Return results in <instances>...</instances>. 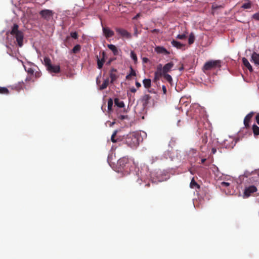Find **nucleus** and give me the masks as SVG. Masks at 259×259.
<instances>
[{"label": "nucleus", "instance_id": "obj_14", "mask_svg": "<svg viewBox=\"0 0 259 259\" xmlns=\"http://www.w3.org/2000/svg\"><path fill=\"white\" fill-rule=\"evenodd\" d=\"M254 113L251 112L248 113L244 119V124L246 128H248L249 127V122L252 118Z\"/></svg>", "mask_w": 259, "mask_h": 259}, {"label": "nucleus", "instance_id": "obj_53", "mask_svg": "<svg viewBox=\"0 0 259 259\" xmlns=\"http://www.w3.org/2000/svg\"><path fill=\"white\" fill-rule=\"evenodd\" d=\"M216 152H217V149H216L215 148H213L212 149V150H211V152H212V154H214V153H216Z\"/></svg>", "mask_w": 259, "mask_h": 259}, {"label": "nucleus", "instance_id": "obj_29", "mask_svg": "<svg viewBox=\"0 0 259 259\" xmlns=\"http://www.w3.org/2000/svg\"><path fill=\"white\" fill-rule=\"evenodd\" d=\"M81 50V46L80 45H75L71 50V53L73 54H77Z\"/></svg>", "mask_w": 259, "mask_h": 259}, {"label": "nucleus", "instance_id": "obj_48", "mask_svg": "<svg viewBox=\"0 0 259 259\" xmlns=\"http://www.w3.org/2000/svg\"><path fill=\"white\" fill-rule=\"evenodd\" d=\"M255 119L257 123L259 124V114H257L255 117Z\"/></svg>", "mask_w": 259, "mask_h": 259}, {"label": "nucleus", "instance_id": "obj_46", "mask_svg": "<svg viewBox=\"0 0 259 259\" xmlns=\"http://www.w3.org/2000/svg\"><path fill=\"white\" fill-rule=\"evenodd\" d=\"M169 54V53L167 52V51L164 48H163V55H167Z\"/></svg>", "mask_w": 259, "mask_h": 259}, {"label": "nucleus", "instance_id": "obj_52", "mask_svg": "<svg viewBox=\"0 0 259 259\" xmlns=\"http://www.w3.org/2000/svg\"><path fill=\"white\" fill-rule=\"evenodd\" d=\"M166 92V89L164 85H163V94H165Z\"/></svg>", "mask_w": 259, "mask_h": 259}, {"label": "nucleus", "instance_id": "obj_32", "mask_svg": "<svg viewBox=\"0 0 259 259\" xmlns=\"http://www.w3.org/2000/svg\"><path fill=\"white\" fill-rule=\"evenodd\" d=\"M9 93L10 92L7 88L0 87L1 94L8 95Z\"/></svg>", "mask_w": 259, "mask_h": 259}, {"label": "nucleus", "instance_id": "obj_13", "mask_svg": "<svg viewBox=\"0 0 259 259\" xmlns=\"http://www.w3.org/2000/svg\"><path fill=\"white\" fill-rule=\"evenodd\" d=\"M117 72V70L115 68H112L110 70L109 75L111 78L110 82L111 83H113V82L118 78V76L116 74Z\"/></svg>", "mask_w": 259, "mask_h": 259}, {"label": "nucleus", "instance_id": "obj_7", "mask_svg": "<svg viewBox=\"0 0 259 259\" xmlns=\"http://www.w3.org/2000/svg\"><path fill=\"white\" fill-rule=\"evenodd\" d=\"M25 70L29 75V76L26 78V80H32V81H34V80L32 78L33 76H34L35 78L36 79L41 75V73L39 71L35 72L34 69L31 67H25Z\"/></svg>", "mask_w": 259, "mask_h": 259}, {"label": "nucleus", "instance_id": "obj_16", "mask_svg": "<svg viewBox=\"0 0 259 259\" xmlns=\"http://www.w3.org/2000/svg\"><path fill=\"white\" fill-rule=\"evenodd\" d=\"M174 64L172 61L168 62L165 64L163 66V75L164 76V73H167L169 72L171 69L174 67Z\"/></svg>", "mask_w": 259, "mask_h": 259}, {"label": "nucleus", "instance_id": "obj_45", "mask_svg": "<svg viewBox=\"0 0 259 259\" xmlns=\"http://www.w3.org/2000/svg\"><path fill=\"white\" fill-rule=\"evenodd\" d=\"M118 118L121 119V120H123L124 119L127 118V115H119L118 116Z\"/></svg>", "mask_w": 259, "mask_h": 259}, {"label": "nucleus", "instance_id": "obj_50", "mask_svg": "<svg viewBox=\"0 0 259 259\" xmlns=\"http://www.w3.org/2000/svg\"><path fill=\"white\" fill-rule=\"evenodd\" d=\"M130 91L132 93H135L137 91L136 89L134 87L131 88Z\"/></svg>", "mask_w": 259, "mask_h": 259}, {"label": "nucleus", "instance_id": "obj_12", "mask_svg": "<svg viewBox=\"0 0 259 259\" xmlns=\"http://www.w3.org/2000/svg\"><path fill=\"white\" fill-rule=\"evenodd\" d=\"M103 32L107 38L112 37L114 34V31L107 27H103Z\"/></svg>", "mask_w": 259, "mask_h": 259}, {"label": "nucleus", "instance_id": "obj_49", "mask_svg": "<svg viewBox=\"0 0 259 259\" xmlns=\"http://www.w3.org/2000/svg\"><path fill=\"white\" fill-rule=\"evenodd\" d=\"M140 16V13H138L133 18V19H137Z\"/></svg>", "mask_w": 259, "mask_h": 259}, {"label": "nucleus", "instance_id": "obj_40", "mask_svg": "<svg viewBox=\"0 0 259 259\" xmlns=\"http://www.w3.org/2000/svg\"><path fill=\"white\" fill-rule=\"evenodd\" d=\"M176 38L178 39H179L183 40L187 38V35L185 33H183L182 34H178Z\"/></svg>", "mask_w": 259, "mask_h": 259}, {"label": "nucleus", "instance_id": "obj_2", "mask_svg": "<svg viewBox=\"0 0 259 259\" xmlns=\"http://www.w3.org/2000/svg\"><path fill=\"white\" fill-rule=\"evenodd\" d=\"M133 164H134V161L127 157L120 158L117 161L119 170L126 174L129 173Z\"/></svg>", "mask_w": 259, "mask_h": 259}, {"label": "nucleus", "instance_id": "obj_63", "mask_svg": "<svg viewBox=\"0 0 259 259\" xmlns=\"http://www.w3.org/2000/svg\"><path fill=\"white\" fill-rule=\"evenodd\" d=\"M236 143H237V141H236L235 142L234 145H235Z\"/></svg>", "mask_w": 259, "mask_h": 259}, {"label": "nucleus", "instance_id": "obj_55", "mask_svg": "<svg viewBox=\"0 0 259 259\" xmlns=\"http://www.w3.org/2000/svg\"><path fill=\"white\" fill-rule=\"evenodd\" d=\"M113 59H110L107 62V65H110V63H111V62L112 61Z\"/></svg>", "mask_w": 259, "mask_h": 259}, {"label": "nucleus", "instance_id": "obj_38", "mask_svg": "<svg viewBox=\"0 0 259 259\" xmlns=\"http://www.w3.org/2000/svg\"><path fill=\"white\" fill-rule=\"evenodd\" d=\"M69 36H70V38L72 37L75 39H76L78 38V35L76 32H71Z\"/></svg>", "mask_w": 259, "mask_h": 259}, {"label": "nucleus", "instance_id": "obj_22", "mask_svg": "<svg viewBox=\"0 0 259 259\" xmlns=\"http://www.w3.org/2000/svg\"><path fill=\"white\" fill-rule=\"evenodd\" d=\"M242 63L244 66H245L250 72H252L253 71V69L251 65H250L249 61L246 58L244 57L242 58Z\"/></svg>", "mask_w": 259, "mask_h": 259}, {"label": "nucleus", "instance_id": "obj_60", "mask_svg": "<svg viewBox=\"0 0 259 259\" xmlns=\"http://www.w3.org/2000/svg\"><path fill=\"white\" fill-rule=\"evenodd\" d=\"M137 28H135V34L136 35H137Z\"/></svg>", "mask_w": 259, "mask_h": 259}, {"label": "nucleus", "instance_id": "obj_1", "mask_svg": "<svg viewBox=\"0 0 259 259\" xmlns=\"http://www.w3.org/2000/svg\"><path fill=\"white\" fill-rule=\"evenodd\" d=\"M10 34L16 40L14 43L16 42L19 47H22L23 45V40L24 38V30L20 29L19 26L17 23H14L11 27L10 29L7 32V35Z\"/></svg>", "mask_w": 259, "mask_h": 259}, {"label": "nucleus", "instance_id": "obj_33", "mask_svg": "<svg viewBox=\"0 0 259 259\" xmlns=\"http://www.w3.org/2000/svg\"><path fill=\"white\" fill-rule=\"evenodd\" d=\"M117 131L115 130L114 131L113 133L112 134L111 137V140L113 143H116L118 141L119 139H115V137L117 135Z\"/></svg>", "mask_w": 259, "mask_h": 259}, {"label": "nucleus", "instance_id": "obj_23", "mask_svg": "<svg viewBox=\"0 0 259 259\" xmlns=\"http://www.w3.org/2000/svg\"><path fill=\"white\" fill-rule=\"evenodd\" d=\"M48 70L51 72L59 73L60 71V68L59 65H51V67L48 68Z\"/></svg>", "mask_w": 259, "mask_h": 259}, {"label": "nucleus", "instance_id": "obj_20", "mask_svg": "<svg viewBox=\"0 0 259 259\" xmlns=\"http://www.w3.org/2000/svg\"><path fill=\"white\" fill-rule=\"evenodd\" d=\"M108 48L112 51L114 55L116 56L119 54V52L120 50H118L114 45L110 44L108 45Z\"/></svg>", "mask_w": 259, "mask_h": 259}, {"label": "nucleus", "instance_id": "obj_27", "mask_svg": "<svg viewBox=\"0 0 259 259\" xmlns=\"http://www.w3.org/2000/svg\"><path fill=\"white\" fill-rule=\"evenodd\" d=\"M64 45L65 46L69 48L70 46L72 45L71 39L70 36H67L64 40Z\"/></svg>", "mask_w": 259, "mask_h": 259}, {"label": "nucleus", "instance_id": "obj_34", "mask_svg": "<svg viewBox=\"0 0 259 259\" xmlns=\"http://www.w3.org/2000/svg\"><path fill=\"white\" fill-rule=\"evenodd\" d=\"M130 70H131L130 73L128 75H126V78L127 79H130V77L132 76H136V71L134 70V69L132 67H130Z\"/></svg>", "mask_w": 259, "mask_h": 259}, {"label": "nucleus", "instance_id": "obj_58", "mask_svg": "<svg viewBox=\"0 0 259 259\" xmlns=\"http://www.w3.org/2000/svg\"><path fill=\"white\" fill-rule=\"evenodd\" d=\"M205 161H206V159L205 158L202 159L201 160V163H204Z\"/></svg>", "mask_w": 259, "mask_h": 259}, {"label": "nucleus", "instance_id": "obj_39", "mask_svg": "<svg viewBox=\"0 0 259 259\" xmlns=\"http://www.w3.org/2000/svg\"><path fill=\"white\" fill-rule=\"evenodd\" d=\"M251 7V4L250 2L244 3L242 5V8L243 9H250Z\"/></svg>", "mask_w": 259, "mask_h": 259}, {"label": "nucleus", "instance_id": "obj_56", "mask_svg": "<svg viewBox=\"0 0 259 259\" xmlns=\"http://www.w3.org/2000/svg\"><path fill=\"white\" fill-rule=\"evenodd\" d=\"M174 1L175 0H163V1H166L168 3H172V2H174Z\"/></svg>", "mask_w": 259, "mask_h": 259}, {"label": "nucleus", "instance_id": "obj_51", "mask_svg": "<svg viewBox=\"0 0 259 259\" xmlns=\"http://www.w3.org/2000/svg\"><path fill=\"white\" fill-rule=\"evenodd\" d=\"M136 85L138 88L141 87V83L138 81L136 82Z\"/></svg>", "mask_w": 259, "mask_h": 259}, {"label": "nucleus", "instance_id": "obj_61", "mask_svg": "<svg viewBox=\"0 0 259 259\" xmlns=\"http://www.w3.org/2000/svg\"><path fill=\"white\" fill-rule=\"evenodd\" d=\"M149 92L150 93H152V91L151 90H149Z\"/></svg>", "mask_w": 259, "mask_h": 259}, {"label": "nucleus", "instance_id": "obj_36", "mask_svg": "<svg viewBox=\"0 0 259 259\" xmlns=\"http://www.w3.org/2000/svg\"><path fill=\"white\" fill-rule=\"evenodd\" d=\"M113 103V100L111 98H110L108 100V110L109 111H111L112 110Z\"/></svg>", "mask_w": 259, "mask_h": 259}, {"label": "nucleus", "instance_id": "obj_4", "mask_svg": "<svg viewBox=\"0 0 259 259\" xmlns=\"http://www.w3.org/2000/svg\"><path fill=\"white\" fill-rule=\"evenodd\" d=\"M221 66V61L220 60H210L204 64L203 70L205 72L206 71L220 68Z\"/></svg>", "mask_w": 259, "mask_h": 259}, {"label": "nucleus", "instance_id": "obj_41", "mask_svg": "<svg viewBox=\"0 0 259 259\" xmlns=\"http://www.w3.org/2000/svg\"><path fill=\"white\" fill-rule=\"evenodd\" d=\"M155 51L158 54L162 53V47L157 46L155 48Z\"/></svg>", "mask_w": 259, "mask_h": 259}, {"label": "nucleus", "instance_id": "obj_25", "mask_svg": "<svg viewBox=\"0 0 259 259\" xmlns=\"http://www.w3.org/2000/svg\"><path fill=\"white\" fill-rule=\"evenodd\" d=\"M114 103L116 106L119 108H123L124 107V102L122 101H120L118 98L114 99Z\"/></svg>", "mask_w": 259, "mask_h": 259}, {"label": "nucleus", "instance_id": "obj_17", "mask_svg": "<svg viewBox=\"0 0 259 259\" xmlns=\"http://www.w3.org/2000/svg\"><path fill=\"white\" fill-rule=\"evenodd\" d=\"M250 61L253 62L255 65H259V54L255 52H253L252 54L251 59Z\"/></svg>", "mask_w": 259, "mask_h": 259}, {"label": "nucleus", "instance_id": "obj_15", "mask_svg": "<svg viewBox=\"0 0 259 259\" xmlns=\"http://www.w3.org/2000/svg\"><path fill=\"white\" fill-rule=\"evenodd\" d=\"M105 53L103 52L102 53V58L101 59L97 57V66L99 69H101L103 67V64L105 62Z\"/></svg>", "mask_w": 259, "mask_h": 259}, {"label": "nucleus", "instance_id": "obj_47", "mask_svg": "<svg viewBox=\"0 0 259 259\" xmlns=\"http://www.w3.org/2000/svg\"><path fill=\"white\" fill-rule=\"evenodd\" d=\"M142 61L143 63H146L149 61V59L147 58L143 57L142 58Z\"/></svg>", "mask_w": 259, "mask_h": 259}, {"label": "nucleus", "instance_id": "obj_28", "mask_svg": "<svg viewBox=\"0 0 259 259\" xmlns=\"http://www.w3.org/2000/svg\"><path fill=\"white\" fill-rule=\"evenodd\" d=\"M190 187L192 189L196 188L199 189L200 187V186L195 182L194 178H193L191 181Z\"/></svg>", "mask_w": 259, "mask_h": 259}, {"label": "nucleus", "instance_id": "obj_44", "mask_svg": "<svg viewBox=\"0 0 259 259\" xmlns=\"http://www.w3.org/2000/svg\"><path fill=\"white\" fill-rule=\"evenodd\" d=\"M230 183L228 182H223L221 183V186L222 187H228L230 186Z\"/></svg>", "mask_w": 259, "mask_h": 259}, {"label": "nucleus", "instance_id": "obj_42", "mask_svg": "<svg viewBox=\"0 0 259 259\" xmlns=\"http://www.w3.org/2000/svg\"><path fill=\"white\" fill-rule=\"evenodd\" d=\"M252 18L256 20L259 21V13H256L253 14Z\"/></svg>", "mask_w": 259, "mask_h": 259}, {"label": "nucleus", "instance_id": "obj_26", "mask_svg": "<svg viewBox=\"0 0 259 259\" xmlns=\"http://www.w3.org/2000/svg\"><path fill=\"white\" fill-rule=\"evenodd\" d=\"M144 86L146 89H149L151 85V80L150 79H144L143 80Z\"/></svg>", "mask_w": 259, "mask_h": 259}, {"label": "nucleus", "instance_id": "obj_9", "mask_svg": "<svg viewBox=\"0 0 259 259\" xmlns=\"http://www.w3.org/2000/svg\"><path fill=\"white\" fill-rule=\"evenodd\" d=\"M54 12L50 10L45 9L40 11L39 15L43 19L49 21L51 20L53 16Z\"/></svg>", "mask_w": 259, "mask_h": 259}, {"label": "nucleus", "instance_id": "obj_37", "mask_svg": "<svg viewBox=\"0 0 259 259\" xmlns=\"http://www.w3.org/2000/svg\"><path fill=\"white\" fill-rule=\"evenodd\" d=\"M131 57L134 61L135 63H136L137 62L138 58L137 55L133 51H132L131 52Z\"/></svg>", "mask_w": 259, "mask_h": 259}, {"label": "nucleus", "instance_id": "obj_19", "mask_svg": "<svg viewBox=\"0 0 259 259\" xmlns=\"http://www.w3.org/2000/svg\"><path fill=\"white\" fill-rule=\"evenodd\" d=\"M151 99V97L149 95H145L143 96L141 99V102L143 104V106L145 107L146 106Z\"/></svg>", "mask_w": 259, "mask_h": 259}, {"label": "nucleus", "instance_id": "obj_59", "mask_svg": "<svg viewBox=\"0 0 259 259\" xmlns=\"http://www.w3.org/2000/svg\"><path fill=\"white\" fill-rule=\"evenodd\" d=\"M150 183H147V184H146L145 185V187H149L150 186Z\"/></svg>", "mask_w": 259, "mask_h": 259}, {"label": "nucleus", "instance_id": "obj_57", "mask_svg": "<svg viewBox=\"0 0 259 259\" xmlns=\"http://www.w3.org/2000/svg\"><path fill=\"white\" fill-rule=\"evenodd\" d=\"M184 69L183 65H182V66L179 68V70L180 71H182Z\"/></svg>", "mask_w": 259, "mask_h": 259}, {"label": "nucleus", "instance_id": "obj_18", "mask_svg": "<svg viewBox=\"0 0 259 259\" xmlns=\"http://www.w3.org/2000/svg\"><path fill=\"white\" fill-rule=\"evenodd\" d=\"M172 45L179 49L184 50L185 45L175 40L171 41Z\"/></svg>", "mask_w": 259, "mask_h": 259}, {"label": "nucleus", "instance_id": "obj_3", "mask_svg": "<svg viewBox=\"0 0 259 259\" xmlns=\"http://www.w3.org/2000/svg\"><path fill=\"white\" fill-rule=\"evenodd\" d=\"M140 140V137L138 134L132 133L124 138V142L131 148H135L139 145Z\"/></svg>", "mask_w": 259, "mask_h": 259}, {"label": "nucleus", "instance_id": "obj_31", "mask_svg": "<svg viewBox=\"0 0 259 259\" xmlns=\"http://www.w3.org/2000/svg\"><path fill=\"white\" fill-rule=\"evenodd\" d=\"M253 134L255 136L259 135V127L256 124H253L252 127Z\"/></svg>", "mask_w": 259, "mask_h": 259}, {"label": "nucleus", "instance_id": "obj_30", "mask_svg": "<svg viewBox=\"0 0 259 259\" xmlns=\"http://www.w3.org/2000/svg\"><path fill=\"white\" fill-rule=\"evenodd\" d=\"M44 63L47 67V69L49 67H51V59L48 57H45L44 59Z\"/></svg>", "mask_w": 259, "mask_h": 259}, {"label": "nucleus", "instance_id": "obj_54", "mask_svg": "<svg viewBox=\"0 0 259 259\" xmlns=\"http://www.w3.org/2000/svg\"><path fill=\"white\" fill-rule=\"evenodd\" d=\"M180 122H181V119H178V121H177V125L178 126H180L181 125L180 124Z\"/></svg>", "mask_w": 259, "mask_h": 259}, {"label": "nucleus", "instance_id": "obj_5", "mask_svg": "<svg viewBox=\"0 0 259 259\" xmlns=\"http://www.w3.org/2000/svg\"><path fill=\"white\" fill-rule=\"evenodd\" d=\"M141 173V172H140V173L138 172L136 174V175L133 174L131 176V183L133 186L135 188L139 187L143 183L142 175Z\"/></svg>", "mask_w": 259, "mask_h": 259}, {"label": "nucleus", "instance_id": "obj_43", "mask_svg": "<svg viewBox=\"0 0 259 259\" xmlns=\"http://www.w3.org/2000/svg\"><path fill=\"white\" fill-rule=\"evenodd\" d=\"M101 73L99 74V75H98L96 78V83H97V85H99V84L101 82V81L100 80V78H101Z\"/></svg>", "mask_w": 259, "mask_h": 259}, {"label": "nucleus", "instance_id": "obj_11", "mask_svg": "<svg viewBox=\"0 0 259 259\" xmlns=\"http://www.w3.org/2000/svg\"><path fill=\"white\" fill-rule=\"evenodd\" d=\"M115 30L116 32L122 37H126L127 38H130L131 37V33L128 32L126 30L124 29L116 28Z\"/></svg>", "mask_w": 259, "mask_h": 259}, {"label": "nucleus", "instance_id": "obj_62", "mask_svg": "<svg viewBox=\"0 0 259 259\" xmlns=\"http://www.w3.org/2000/svg\"><path fill=\"white\" fill-rule=\"evenodd\" d=\"M157 31V30H156V29H154V30H153V31Z\"/></svg>", "mask_w": 259, "mask_h": 259}, {"label": "nucleus", "instance_id": "obj_6", "mask_svg": "<svg viewBox=\"0 0 259 259\" xmlns=\"http://www.w3.org/2000/svg\"><path fill=\"white\" fill-rule=\"evenodd\" d=\"M162 78V64H159L157 67V70L155 72L154 78L153 80V84L156 86L159 87V80Z\"/></svg>", "mask_w": 259, "mask_h": 259}, {"label": "nucleus", "instance_id": "obj_35", "mask_svg": "<svg viewBox=\"0 0 259 259\" xmlns=\"http://www.w3.org/2000/svg\"><path fill=\"white\" fill-rule=\"evenodd\" d=\"M195 40V36L193 33H191L188 38V43L191 45L194 43Z\"/></svg>", "mask_w": 259, "mask_h": 259}, {"label": "nucleus", "instance_id": "obj_21", "mask_svg": "<svg viewBox=\"0 0 259 259\" xmlns=\"http://www.w3.org/2000/svg\"><path fill=\"white\" fill-rule=\"evenodd\" d=\"M163 79H164L165 80H166L171 86L174 85L171 76L169 74H168L167 73H164V76L163 75Z\"/></svg>", "mask_w": 259, "mask_h": 259}, {"label": "nucleus", "instance_id": "obj_24", "mask_svg": "<svg viewBox=\"0 0 259 259\" xmlns=\"http://www.w3.org/2000/svg\"><path fill=\"white\" fill-rule=\"evenodd\" d=\"M109 82V79L108 78H107L106 79H104L103 83L101 85L99 86V89L100 90H103L105 89L108 85Z\"/></svg>", "mask_w": 259, "mask_h": 259}, {"label": "nucleus", "instance_id": "obj_8", "mask_svg": "<svg viewBox=\"0 0 259 259\" xmlns=\"http://www.w3.org/2000/svg\"><path fill=\"white\" fill-rule=\"evenodd\" d=\"M257 191V188L254 185L245 187L243 192V198H248Z\"/></svg>", "mask_w": 259, "mask_h": 259}, {"label": "nucleus", "instance_id": "obj_10", "mask_svg": "<svg viewBox=\"0 0 259 259\" xmlns=\"http://www.w3.org/2000/svg\"><path fill=\"white\" fill-rule=\"evenodd\" d=\"M201 143L202 145L200 146V150L202 152L204 153L208 150V147L206 146V144L208 141V138L207 135L206 134L202 135L201 138Z\"/></svg>", "mask_w": 259, "mask_h": 259}]
</instances>
